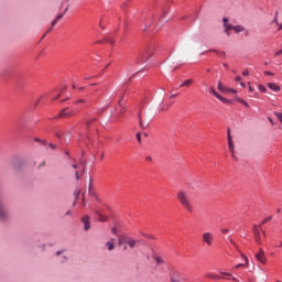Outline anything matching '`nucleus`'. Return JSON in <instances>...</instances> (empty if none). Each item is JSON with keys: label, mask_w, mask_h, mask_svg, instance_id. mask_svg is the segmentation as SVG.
<instances>
[{"label": "nucleus", "mask_w": 282, "mask_h": 282, "mask_svg": "<svg viewBox=\"0 0 282 282\" xmlns=\"http://www.w3.org/2000/svg\"><path fill=\"white\" fill-rule=\"evenodd\" d=\"M177 199L187 213H193V204L191 203V197L188 196V193H186L185 191L178 192Z\"/></svg>", "instance_id": "f257e3e1"}, {"label": "nucleus", "mask_w": 282, "mask_h": 282, "mask_svg": "<svg viewBox=\"0 0 282 282\" xmlns=\"http://www.w3.org/2000/svg\"><path fill=\"white\" fill-rule=\"evenodd\" d=\"M154 52H155V46L153 44H150L147 48H144L139 54V58L135 59L137 65L140 63H147V61H149V57L152 56Z\"/></svg>", "instance_id": "f03ea898"}, {"label": "nucleus", "mask_w": 282, "mask_h": 282, "mask_svg": "<svg viewBox=\"0 0 282 282\" xmlns=\"http://www.w3.org/2000/svg\"><path fill=\"white\" fill-rule=\"evenodd\" d=\"M3 204H6V196L0 193V221H8L10 215L8 214V210Z\"/></svg>", "instance_id": "7ed1b4c3"}, {"label": "nucleus", "mask_w": 282, "mask_h": 282, "mask_svg": "<svg viewBox=\"0 0 282 282\" xmlns=\"http://www.w3.org/2000/svg\"><path fill=\"white\" fill-rule=\"evenodd\" d=\"M118 105L120 107L118 115H115L112 117V120H115V122H118V120H120V116H122V113H126L127 111V107H124V96H121V98L118 101Z\"/></svg>", "instance_id": "20e7f679"}, {"label": "nucleus", "mask_w": 282, "mask_h": 282, "mask_svg": "<svg viewBox=\"0 0 282 282\" xmlns=\"http://www.w3.org/2000/svg\"><path fill=\"white\" fill-rule=\"evenodd\" d=\"M153 21H155V18L153 17V13H151L149 17H147L143 21L144 29L143 32H149L151 30V25H153Z\"/></svg>", "instance_id": "39448f33"}, {"label": "nucleus", "mask_w": 282, "mask_h": 282, "mask_svg": "<svg viewBox=\"0 0 282 282\" xmlns=\"http://www.w3.org/2000/svg\"><path fill=\"white\" fill-rule=\"evenodd\" d=\"M215 242V236L212 232L203 234V243H206L208 247L213 246Z\"/></svg>", "instance_id": "423d86ee"}, {"label": "nucleus", "mask_w": 282, "mask_h": 282, "mask_svg": "<svg viewBox=\"0 0 282 282\" xmlns=\"http://www.w3.org/2000/svg\"><path fill=\"white\" fill-rule=\"evenodd\" d=\"M69 116H74V110H69V108H64L56 117H53V119L57 120V118H69Z\"/></svg>", "instance_id": "0eeeda50"}, {"label": "nucleus", "mask_w": 282, "mask_h": 282, "mask_svg": "<svg viewBox=\"0 0 282 282\" xmlns=\"http://www.w3.org/2000/svg\"><path fill=\"white\" fill-rule=\"evenodd\" d=\"M260 230H261V225H259V226L254 225L252 228V232L254 235V239H256L258 246H261V231Z\"/></svg>", "instance_id": "6e6552de"}, {"label": "nucleus", "mask_w": 282, "mask_h": 282, "mask_svg": "<svg viewBox=\"0 0 282 282\" xmlns=\"http://www.w3.org/2000/svg\"><path fill=\"white\" fill-rule=\"evenodd\" d=\"M256 259L263 265H265V263H268V259L265 258V251H263V249H260V251L258 253H256Z\"/></svg>", "instance_id": "1a4fd4ad"}, {"label": "nucleus", "mask_w": 282, "mask_h": 282, "mask_svg": "<svg viewBox=\"0 0 282 282\" xmlns=\"http://www.w3.org/2000/svg\"><path fill=\"white\" fill-rule=\"evenodd\" d=\"M138 118H139V127L141 129H149V124H151V121H145L143 118H142V112H139L138 113Z\"/></svg>", "instance_id": "9d476101"}, {"label": "nucleus", "mask_w": 282, "mask_h": 282, "mask_svg": "<svg viewBox=\"0 0 282 282\" xmlns=\"http://www.w3.org/2000/svg\"><path fill=\"white\" fill-rule=\"evenodd\" d=\"M82 223L84 224L85 232H87V230H89V228H91V221L89 220V216H84L82 218Z\"/></svg>", "instance_id": "9b49d317"}, {"label": "nucleus", "mask_w": 282, "mask_h": 282, "mask_svg": "<svg viewBox=\"0 0 282 282\" xmlns=\"http://www.w3.org/2000/svg\"><path fill=\"white\" fill-rule=\"evenodd\" d=\"M123 243H127L129 248H135V243H140V240H134L132 238H124Z\"/></svg>", "instance_id": "f8f14e48"}, {"label": "nucleus", "mask_w": 282, "mask_h": 282, "mask_svg": "<svg viewBox=\"0 0 282 282\" xmlns=\"http://www.w3.org/2000/svg\"><path fill=\"white\" fill-rule=\"evenodd\" d=\"M95 217H96V219H98L101 224L105 223V221H107L106 216L102 215V213H100V209H98V208L95 210Z\"/></svg>", "instance_id": "ddd939ff"}, {"label": "nucleus", "mask_w": 282, "mask_h": 282, "mask_svg": "<svg viewBox=\"0 0 282 282\" xmlns=\"http://www.w3.org/2000/svg\"><path fill=\"white\" fill-rule=\"evenodd\" d=\"M206 52H213L214 54H217V56H219L220 58H226V52L224 51H218V50H209V51H206ZM206 52H203L200 54H206Z\"/></svg>", "instance_id": "4468645a"}, {"label": "nucleus", "mask_w": 282, "mask_h": 282, "mask_svg": "<svg viewBox=\"0 0 282 282\" xmlns=\"http://www.w3.org/2000/svg\"><path fill=\"white\" fill-rule=\"evenodd\" d=\"M152 259L155 261L156 265H162L164 264V259H162V257L158 256V254H153Z\"/></svg>", "instance_id": "2eb2a0df"}, {"label": "nucleus", "mask_w": 282, "mask_h": 282, "mask_svg": "<svg viewBox=\"0 0 282 282\" xmlns=\"http://www.w3.org/2000/svg\"><path fill=\"white\" fill-rule=\"evenodd\" d=\"M218 91H221V94H228V87L224 86V84H221V80L218 82Z\"/></svg>", "instance_id": "dca6fc26"}, {"label": "nucleus", "mask_w": 282, "mask_h": 282, "mask_svg": "<svg viewBox=\"0 0 282 282\" xmlns=\"http://www.w3.org/2000/svg\"><path fill=\"white\" fill-rule=\"evenodd\" d=\"M170 279H180V272L175 269H170Z\"/></svg>", "instance_id": "f3484780"}, {"label": "nucleus", "mask_w": 282, "mask_h": 282, "mask_svg": "<svg viewBox=\"0 0 282 282\" xmlns=\"http://www.w3.org/2000/svg\"><path fill=\"white\" fill-rule=\"evenodd\" d=\"M223 26L225 28L224 30L225 34H227V36H230V30H234L235 25L228 23Z\"/></svg>", "instance_id": "a211bd4d"}, {"label": "nucleus", "mask_w": 282, "mask_h": 282, "mask_svg": "<svg viewBox=\"0 0 282 282\" xmlns=\"http://www.w3.org/2000/svg\"><path fill=\"white\" fill-rule=\"evenodd\" d=\"M269 89H271L272 91H281V87L274 83H269L268 84Z\"/></svg>", "instance_id": "6ab92c4d"}, {"label": "nucleus", "mask_w": 282, "mask_h": 282, "mask_svg": "<svg viewBox=\"0 0 282 282\" xmlns=\"http://www.w3.org/2000/svg\"><path fill=\"white\" fill-rule=\"evenodd\" d=\"M164 17H166V10L162 11V14L159 17L158 25H162V23H166L169 20H164Z\"/></svg>", "instance_id": "aec40b11"}, {"label": "nucleus", "mask_w": 282, "mask_h": 282, "mask_svg": "<svg viewBox=\"0 0 282 282\" xmlns=\"http://www.w3.org/2000/svg\"><path fill=\"white\" fill-rule=\"evenodd\" d=\"M227 140H228V148L235 147V142H232V135H230V129L227 130Z\"/></svg>", "instance_id": "412c9836"}, {"label": "nucleus", "mask_w": 282, "mask_h": 282, "mask_svg": "<svg viewBox=\"0 0 282 282\" xmlns=\"http://www.w3.org/2000/svg\"><path fill=\"white\" fill-rule=\"evenodd\" d=\"M234 32L239 34V32H246V28L243 25H234Z\"/></svg>", "instance_id": "4be33fe9"}, {"label": "nucleus", "mask_w": 282, "mask_h": 282, "mask_svg": "<svg viewBox=\"0 0 282 282\" xmlns=\"http://www.w3.org/2000/svg\"><path fill=\"white\" fill-rule=\"evenodd\" d=\"M205 276H206L207 279H213L214 281H217V280H219V279H224V278H221L220 275L213 274V273H207Z\"/></svg>", "instance_id": "5701e85b"}, {"label": "nucleus", "mask_w": 282, "mask_h": 282, "mask_svg": "<svg viewBox=\"0 0 282 282\" xmlns=\"http://www.w3.org/2000/svg\"><path fill=\"white\" fill-rule=\"evenodd\" d=\"M242 258H243V261H245V262L238 263V264L236 265V269L246 268V265H248V258H247L246 256H242Z\"/></svg>", "instance_id": "b1692460"}, {"label": "nucleus", "mask_w": 282, "mask_h": 282, "mask_svg": "<svg viewBox=\"0 0 282 282\" xmlns=\"http://www.w3.org/2000/svg\"><path fill=\"white\" fill-rule=\"evenodd\" d=\"M218 100H220V102H224L225 105H232V100L226 99V97L221 95L218 97Z\"/></svg>", "instance_id": "393cba45"}, {"label": "nucleus", "mask_w": 282, "mask_h": 282, "mask_svg": "<svg viewBox=\"0 0 282 282\" xmlns=\"http://www.w3.org/2000/svg\"><path fill=\"white\" fill-rule=\"evenodd\" d=\"M94 181V178H89V187H88V193L89 195H91L93 197H96V192L94 189H91V182Z\"/></svg>", "instance_id": "a878e982"}, {"label": "nucleus", "mask_w": 282, "mask_h": 282, "mask_svg": "<svg viewBox=\"0 0 282 282\" xmlns=\"http://www.w3.org/2000/svg\"><path fill=\"white\" fill-rule=\"evenodd\" d=\"M209 94H212V96H215V98H217V99H219V97L221 96V95H219V93H217V90H215L214 87H210Z\"/></svg>", "instance_id": "bb28decb"}, {"label": "nucleus", "mask_w": 282, "mask_h": 282, "mask_svg": "<svg viewBox=\"0 0 282 282\" xmlns=\"http://www.w3.org/2000/svg\"><path fill=\"white\" fill-rule=\"evenodd\" d=\"M237 102H240V105H243V107H250V105H248V101H246L245 99H241V97H237Z\"/></svg>", "instance_id": "cd10ccee"}, {"label": "nucleus", "mask_w": 282, "mask_h": 282, "mask_svg": "<svg viewBox=\"0 0 282 282\" xmlns=\"http://www.w3.org/2000/svg\"><path fill=\"white\" fill-rule=\"evenodd\" d=\"M193 83V79H186L184 83L180 85V87H188Z\"/></svg>", "instance_id": "c85d7f7f"}, {"label": "nucleus", "mask_w": 282, "mask_h": 282, "mask_svg": "<svg viewBox=\"0 0 282 282\" xmlns=\"http://www.w3.org/2000/svg\"><path fill=\"white\" fill-rule=\"evenodd\" d=\"M106 246H107L108 250H113V248H116V245L113 243V241H108L106 243Z\"/></svg>", "instance_id": "c756f323"}, {"label": "nucleus", "mask_w": 282, "mask_h": 282, "mask_svg": "<svg viewBox=\"0 0 282 282\" xmlns=\"http://www.w3.org/2000/svg\"><path fill=\"white\" fill-rule=\"evenodd\" d=\"M105 43H110V45H113V37L112 36H107V37H105Z\"/></svg>", "instance_id": "7c9ffc66"}, {"label": "nucleus", "mask_w": 282, "mask_h": 282, "mask_svg": "<svg viewBox=\"0 0 282 282\" xmlns=\"http://www.w3.org/2000/svg\"><path fill=\"white\" fill-rule=\"evenodd\" d=\"M258 89H259L260 91H262L263 94H265V91H268V88H267L265 86H263V85H259V86H258Z\"/></svg>", "instance_id": "2f4dec72"}, {"label": "nucleus", "mask_w": 282, "mask_h": 282, "mask_svg": "<svg viewBox=\"0 0 282 282\" xmlns=\"http://www.w3.org/2000/svg\"><path fill=\"white\" fill-rule=\"evenodd\" d=\"M268 221H272V216H269L264 220H262L261 226H264V224H268Z\"/></svg>", "instance_id": "473e14b6"}, {"label": "nucleus", "mask_w": 282, "mask_h": 282, "mask_svg": "<svg viewBox=\"0 0 282 282\" xmlns=\"http://www.w3.org/2000/svg\"><path fill=\"white\" fill-rule=\"evenodd\" d=\"M91 122H96V118H90V119L86 122V127H91Z\"/></svg>", "instance_id": "72a5a7b5"}, {"label": "nucleus", "mask_w": 282, "mask_h": 282, "mask_svg": "<svg viewBox=\"0 0 282 282\" xmlns=\"http://www.w3.org/2000/svg\"><path fill=\"white\" fill-rule=\"evenodd\" d=\"M229 151L231 152V156L234 158V160H237V156H235V147L228 148Z\"/></svg>", "instance_id": "f704fd0d"}, {"label": "nucleus", "mask_w": 282, "mask_h": 282, "mask_svg": "<svg viewBox=\"0 0 282 282\" xmlns=\"http://www.w3.org/2000/svg\"><path fill=\"white\" fill-rule=\"evenodd\" d=\"M75 198L78 199V197H80V189H76L74 192Z\"/></svg>", "instance_id": "c9c22d12"}, {"label": "nucleus", "mask_w": 282, "mask_h": 282, "mask_svg": "<svg viewBox=\"0 0 282 282\" xmlns=\"http://www.w3.org/2000/svg\"><path fill=\"white\" fill-rule=\"evenodd\" d=\"M63 17H65V13H59L56 15V21H61V19H63Z\"/></svg>", "instance_id": "e433bc0d"}, {"label": "nucleus", "mask_w": 282, "mask_h": 282, "mask_svg": "<svg viewBox=\"0 0 282 282\" xmlns=\"http://www.w3.org/2000/svg\"><path fill=\"white\" fill-rule=\"evenodd\" d=\"M137 140L138 142H142V134L140 132L137 133Z\"/></svg>", "instance_id": "4c0bfd02"}, {"label": "nucleus", "mask_w": 282, "mask_h": 282, "mask_svg": "<svg viewBox=\"0 0 282 282\" xmlns=\"http://www.w3.org/2000/svg\"><path fill=\"white\" fill-rule=\"evenodd\" d=\"M264 76H274V73L270 72V70H265L264 72Z\"/></svg>", "instance_id": "58836bf2"}, {"label": "nucleus", "mask_w": 282, "mask_h": 282, "mask_svg": "<svg viewBox=\"0 0 282 282\" xmlns=\"http://www.w3.org/2000/svg\"><path fill=\"white\" fill-rule=\"evenodd\" d=\"M55 137H56L58 140H62L63 134H62L61 132H56V133H55Z\"/></svg>", "instance_id": "ea45409f"}, {"label": "nucleus", "mask_w": 282, "mask_h": 282, "mask_svg": "<svg viewBox=\"0 0 282 282\" xmlns=\"http://www.w3.org/2000/svg\"><path fill=\"white\" fill-rule=\"evenodd\" d=\"M229 19L228 18H223V25H227L228 24Z\"/></svg>", "instance_id": "a19ab883"}, {"label": "nucleus", "mask_w": 282, "mask_h": 282, "mask_svg": "<svg viewBox=\"0 0 282 282\" xmlns=\"http://www.w3.org/2000/svg\"><path fill=\"white\" fill-rule=\"evenodd\" d=\"M95 199H96V202H98V204H100L102 206V200L100 199V197L95 196Z\"/></svg>", "instance_id": "79ce46f5"}, {"label": "nucleus", "mask_w": 282, "mask_h": 282, "mask_svg": "<svg viewBox=\"0 0 282 282\" xmlns=\"http://www.w3.org/2000/svg\"><path fill=\"white\" fill-rule=\"evenodd\" d=\"M228 94H237V90L232 88H228Z\"/></svg>", "instance_id": "37998d69"}, {"label": "nucleus", "mask_w": 282, "mask_h": 282, "mask_svg": "<svg viewBox=\"0 0 282 282\" xmlns=\"http://www.w3.org/2000/svg\"><path fill=\"white\" fill-rule=\"evenodd\" d=\"M112 235L118 236V228H116V227L112 228Z\"/></svg>", "instance_id": "c03bdc74"}, {"label": "nucleus", "mask_w": 282, "mask_h": 282, "mask_svg": "<svg viewBox=\"0 0 282 282\" xmlns=\"http://www.w3.org/2000/svg\"><path fill=\"white\" fill-rule=\"evenodd\" d=\"M48 147H50V149L56 150V144H54V143H48Z\"/></svg>", "instance_id": "a18cd8bd"}, {"label": "nucleus", "mask_w": 282, "mask_h": 282, "mask_svg": "<svg viewBox=\"0 0 282 282\" xmlns=\"http://www.w3.org/2000/svg\"><path fill=\"white\" fill-rule=\"evenodd\" d=\"M242 76H250V72L249 70L242 72Z\"/></svg>", "instance_id": "49530a36"}, {"label": "nucleus", "mask_w": 282, "mask_h": 282, "mask_svg": "<svg viewBox=\"0 0 282 282\" xmlns=\"http://www.w3.org/2000/svg\"><path fill=\"white\" fill-rule=\"evenodd\" d=\"M56 23H58V20H56V18L52 21V28H54V25H56Z\"/></svg>", "instance_id": "de8ad7c7"}, {"label": "nucleus", "mask_w": 282, "mask_h": 282, "mask_svg": "<svg viewBox=\"0 0 282 282\" xmlns=\"http://www.w3.org/2000/svg\"><path fill=\"white\" fill-rule=\"evenodd\" d=\"M272 23H275V25H279V18H274Z\"/></svg>", "instance_id": "09e8293b"}, {"label": "nucleus", "mask_w": 282, "mask_h": 282, "mask_svg": "<svg viewBox=\"0 0 282 282\" xmlns=\"http://www.w3.org/2000/svg\"><path fill=\"white\" fill-rule=\"evenodd\" d=\"M170 281H171V282H180V279H177V278H176V279L172 278V279H170Z\"/></svg>", "instance_id": "8fccbe9b"}, {"label": "nucleus", "mask_w": 282, "mask_h": 282, "mask_svg": "<svg viewBox=\"0 0 282 282\" xmlns=\"http://www.w3.org/2000/svg\"><path fill=\"white\" fill-rule=\"evenodd\" d=\"M236 83H241V76L236 77Z\"/></svg>", "instance_id": "3c124183"}, {"label": "nucleus", "mask_w": 282, "mask_h": 282, "mask_svg": "<svg viewBox=\"0 0 282 282\" xmlns=\"http://www.w3.org/2000/svg\"><path fill=\"white\" fill-rule=\"evenodd\" d=\"M145 160H147V162H152V161H153V158L147 156Z\"/></svg>", "instance_id": "603ef678"}, {"label": "nucleus", "mask_w": 282, "mask_h": 282, "mask_svg": "<svg viewBox=\"0 0 282 282\" xmlns=\"http://www.w3.org/2000/svg\"><path fill=\"white\" fill-rule=\"evenodd\" d=\"M40 144H43L44 147H47V141L42 140Z\"/></svg>", "instance_id": "864d4df0"}, {"label": "nucleus", "mask_w": 282, "mask_h": 282, "mask_svg": "<svg viewBox=\"0 0 282 282\" xmlns=\"http://www.w3.org/2000/svg\"><path fill=\"white\" fill-rule=\"evenodd\" d=\"M52 30H54V26L48 28L46 31V34H50V32H52Z\"/></svg>", "instance_id": "5fc2aeb1"}, {"label": "nucleus", "mask_w": 282, "mask_h": 282, "mask_svg": "<svg viewBox=\"0 0 282 282\" xmlns=\"http://www.w3.org/2000/svg\"><path fill=\"white\" fill-rule=\"evenodd\" d=\"M68 10H69V4H67V7L64 9L63 14L67 13Z\"/></svg>", "instance_id": "6e6d98bb"}, {"label": "nucleus", "mask_w": 282, "mask_h": 282, "mask_svg": "<svg viewBox=\"0 0 282 282\" xmlns=\"http://www.w3.org/2000/svg\"><path fill=\"white\" fill-rule=\"evenodd\" d=\"M220 274H224V276H230V273L220 271Z\"/></svg>", "instance_id": "4d7b16f0"}, {"label": "nucleus", "mask_w": 282, "mask_h": 282, "mask_svg": "<svg viewBox=\"0 0 282 282\" xmlns=\"http://www.w3.org/2000/svg\"><path fill=\"white\" fill-rule=\"evenodd\" d=\"M223 235H226L227 232H229V229H221Z\"/></svg>", "instance_id": "13d9d810"}, {"label": "nucleus", "mask_w": 282, "mask_h": 282, "mask_svg": "<svg viewBox=\"0 0 282 282\" xmlns=\"http://www.w3.org/2000/svg\"><path fill=\"white\" fill-rule=\"evenodd\" d=\"M76 180H80V175L78 174V171L75 172Z\"/></svg>", "instance_id": "bf43d9fd"}, {"label": "nucleus", "mask_w": 282, "mask_h": 282, "mask_svg": "<svg viewBox=\"0 0 282 282\" xmlns=\"http://www.w3.org/2000/svg\"><path fill=\"white\" fill-rule=\"evenodd\" d=\"M281 54H282V50L278 51V52L275 53V56H281Z\"/></svg>", "instance_id": "052dcab7"}, {"label": "nucleus", "mask_w": 282, "mask_h": 282, "mask_svg": "<svg viewBox=\"0 0 282 282\" xmlns=\"http://www.w3.org/2000/svg\"><path fill=\"white\" fill-rule=\"evenodd\" d=\"M41 139L40 138H34V142H40V144H41Z\"/></svg>", "instance_id": "680f3d73"}, {"label": "nucleus", "mask_w": 282, "mask_h": 282, "mask_svg": "<svg viewBox=\"0 0 282 282\" xmlns=\"http://www.w3.org/2000/svg\"><path fill=\"white\" fill-rule=\"evenodd\" d=\"M278 26H279V28H278V31L281 32V30H282V23H281V24H278Z\"/></svg>", "instance_id": "e2e57ef3"}, {"label": "nucleus", "mask_w": 282, "mask_h": 282, "mask_svg": "<svg viewBox=\"0 0 282 282\" xmlns=\"http://www.w3.org/2000/svg\"><path fill=\"white\" fill-rule=\"evenodd\" d=\"M240 86H242L243 88H246V83L241 82Z\"/></svg>", "instance_id": "0e129e2a"}, {"label": "nucleus", "mask_w": 282, "mask_h": 282, "mask_svg": "<svg viewBox=\"0 0 282 282\" xmlns=\"http://www.w3.org/2000/svg\"><path fill=\"white\" fill-rule=\"evenodd\" d=\"M177 94L171 95L170 98H176Z\"/></svg>", "instance_id": "69168bd1"}, {"label": "nucleus", "mask_w": 282, "mask_h": 282, "mask_svg": "<svg viewBox=\"0 0 282 282\" xmlns=\"http://www.w3.org/2000/svg\"><path fill=\"white\" fill-rule=\"evenodd\" d=\"M63 252V250H59L56 252L57 257Z\"/></svg>", "instance_id": "338daca9"}, {"label": "nucleus", "mask_w": 282, "mask_h": 282, "mask_svg": "<svg viewBox=\"0 0 282 282\" xmlns=\"http://www.w3.org/2000/svg\"><path fill=\"white\" fill-rule=\"evenodd\" d=\"M223 66H225V67H226V69H228V64L223 63Z\"/></svg>", "instance_id": "774afa93"}]
</instances>
